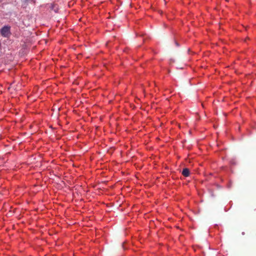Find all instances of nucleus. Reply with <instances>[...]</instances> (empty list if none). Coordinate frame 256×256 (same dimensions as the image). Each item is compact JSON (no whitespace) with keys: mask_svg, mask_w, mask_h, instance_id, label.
Here are the masks:
<instances>
[{"mask_svg":"<svg viewBox=\"0 0 256 256\" xmlns=\"http://www.w3.org/2000/svg\"><path fill=\"white\" fill-rule=\"evenodd\" d=\"M10 27L8 26H5L0 29L1 35L5 38L8 37L10 34Z\"/></svg>","mask_w":256,"mask_h":256,"instance_id":"1","label":"nucleus"},{"mask_svg":"<svg viewBox=\"0 0 256 256\" xmlns=\"http://www.w3.org/2000/svg\"><path fill=\"white\" fill-rule=\"evenodd\" d=\"M182 174L184 176H188L190 175L189 170L187 168H184L182 171Z\"/></svg>","mask_w":256,"mask_h":256,"instance_id":"2","label":"nucleus"}]
</instances>
